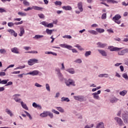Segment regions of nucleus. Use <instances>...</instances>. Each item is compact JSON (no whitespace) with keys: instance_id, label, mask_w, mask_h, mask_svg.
<instances>
[{"instance_id":"obj_59","label":"nucleus","mask_w":128,"mask_h":128,"mask_svg":"<svg viewBox=\"0 0 128 128\" xmlns=\"http://www.w3.org/2000/svg\"><path fill=\"white\" fill-rule=\"evenodd\" d=\"M0 54H4V53L6 52V50H4V49H0Z\"/></svg>"},{"instance_id":"obj_4","label":"nucleus","mask_w":128,"mask_h":128,"mask_svg":"<svg viewBox=\"0 0 128 128\" xmlns=\"http://www.w3.org/2000/svg\"><path fill=\"white\" fill-rule=\"evenodd\" d=\"M38 59H30L28 61V66H34V64H38Z\"/></svg>"},{"instance_id":"obj_35","label":"nucleus","mask_w":128,"mask_h":128,"mask_svg":"<svg viewBox=\"0 0 128 128\" xmlns=\"http://www.w3.org/2000/svg\"><path fill=\"white\" fill-rule=\"evenodd\" d=\"M56 108L58 112H64L62 107H56Z\"/></svg>"},{"instance_id":"obj_38","label":"nucleus","mask_w":128,"mask_h":128,"mask_svg":"<svg viewBox=\"0 0 128 128\" xmlns=\"http://www.w3.org/2000/svg\"><path fill=\"white\" fill-rule=\"evenodd\" d=\"M90 54H92V52L90 51H87L86 52L84 56L86 57L88 56H90Z\"/></svg>"},{"instance_id":"obj_50","label":"nucleus","mask_w":128,"mask_h":128,"mask_svg":"<svg viewBox=\"0 0 128 128\" xmlns=\"http://www.w3.org/2000/svg\"><path fill=\"white\" fill-rule=\"evenodd\" d=\"M102 20H106V14H104L102 16Z\"/></svg>"},{"instance_id":"obj_11","label":"nucleus","mask_w":128,"mask_h":128,"mask_svg":"<svg viewBox=\"0 0 128 128\" xmlns=\"http://www.w3.org/2000/svg\"><path fill=\"white\" fill-rule=\"evenodd\" d=\"M62 10H72V6H63L62 7Z\"/></svg>"},{"instance_id":"obj_52","label":"nucleus","mask_w":128,"mask_h":128,"mask_svg":"<svg viewBox=\"0 0 128 128\" xmlns=\"http://www.w3.org/2000/svg\"><path fill=\"white\" fill-rule=\"evenodd\" d=\"M63 38H72V36L70 35H65Z\"/></svg>"},{"instance_id":"obj_20","label":"nucleus","mask_w":128,"mask_h":128,"mask_svg":"<svg viewBox=\"0 0 128 128\" xmlns=\"http://www.w3.org/2000/svg\"><path fill=\"white\" fill-rule=\"evenodd\" d=\"M118 56H124V54H126V52L124 51V50H118Z\"/></svg>"},{"instance_id":"obj_33","label":"nucleus","mask_w":128,"mask_h":128,"mask_svg":"<svg viewBox=\"0 0 128 128\" xmlns=\"http://www.w3.org/2000/svg\"><path fill=\"white\" fill-rule=\"evenodd\" d=\"M107 2L109 4H118V1H116L114 0H107Z\"/></svg>"},{"instance_id":"obj_13","label":"nucleus","mask_w":128,"mask_h":128,"mask_svg":"<svg viewBox=\"0 0 128 128\" xmlns=\"http://www.w3.org/2000/svg\"><path fill=\"white\" fill-rule=\"evenodd\" d=\"M9 32L10 34H12V36H15V38L18 36V33H16V32L12 30H9Z\"/></svg>"},{"instance_id":"obj_17","label":"nucleus","mask_w":128,"mask_h":128,"mask_svg":"<svg viewBox=\"0 0 128 128\" xmlns=\"http://www.w3.org/2000/svg\"><path fill=\"white\" fill-rule=\"evenodd\" d=\"M92 94L93 95L94 98H95V100H100V96L96 94V92H94Z\"/></svg>"},{"instance_id":"obj_9","label":"nucleus","mask_w":128,"mask_h":128,"mask_svg":"<svg viewBox=\"0 0 128 128\" xmlns=\"http://www.w3.org/2000/svg\"><path fill=\"white\" fill-rule=\"evenodd\" d=\"M14 96V100L16 102H20V98H18V96H20V94H16Z\"/></svg>"},{"instance_id":"obj_51","label":"nucleus","mask_w":128,"mask_h":128,"mask_svg":"<svg viewBox=\"0 0 128 128\" xmlns=\"http://www.w3.org/2000/svg\"><path fill=\"white\" fill-rule=\"evenodd\" d=\"M38 16L40 18H44V15L42 14H38Z\"/></svg>"},{"instance_id":"obj_60","label":"nucleus","mask_w":128,"mask_h":128,"mask_svg":"<svg viewBox=\"0 0 128 128\" xmlns=\"http://www.w3.org/2000/svg\"><path fill=\"white\" fill-rule=\"evenodd\" d=\"M23 23H24V21L21 20L20 22H17L14 23V24H16V25L22 24Z\"/></svg>"},{"instance_id":"obj_44","label":"nucleus","mask_w":128,"mask_h":128,"mask_svg":"<svg viewBox=\"0 0 128 128\" xmlns=\"http://www.w3.org/2000/svg\"><path fill=\"white\" fill-rule=\"evenodd\" d=\"M122 76H123V78H125V80H128V74L124 73V74H122Z\"/></svg>"},{"instance_id":"obj_8","label":"nucleus","mask_w":128,"mask_h":128,"mask_svg":"<svg viewBox=\"0 0 128 128\" xmlns=\"http://www.w3.org/2000/svg\"><path fill=\"white\" fill-rule=\"evenodd\" d=\"M38 74H40V72H38V70H33L31 72L28 73L26 74H30V76H38Z\"/></svg>"},{"instance_id":"obj_30","label":"nucleus","mask_w":128,"mask_h":128,"mask_svg":"<svg viewBox=\"0 0 128 128\" xmlns=\"http://www.w3.org/2000/svg\"><path fill=\"white\" fill-rule=\"evenodd\" d=\"M99 78H108V74H100L98 75Z\"/></svg>"},{"instance_id":"obj_16","label":"nucleus","mask_w":128,"mask_h":128,"mask_svg":"<svg viewBox=\"0 0 128 128\" xmlns=\"http://www.w3.org/2000/svg\"><path fill=\"white\" fill-rule=\"evenodd\" d=\"M62 48H68V50H72V46L66 44H61Z\"/></svg>"},{"instance_id":"obj_49","label":"nucleus","mask_w":128,"mask_h":128,"mask_svg":"<svg viewBox=\"0 0 128 128\" xmlns=\"http://www.w3.org/2000/svg\"><path fill=\"white\" fill-rule=\"evenodd\" d=\"M40 24H42V26H48V22H42Z\"/></svg>"},{"instance_id":"obj_29","label":"nucleus","mask_w":128,"mask_h":128,"mask_svg":"<svg viewBox=\"0 0 128 128\" xmlns=\"http://www.w3.org/2000/svg\"><path fill=\"white\" fill-rule=\"evenodd\" d=\"M52 32H54V30H50L48 28H47L46 30V32L48 34H52Z\"/></svg>"},{"instance_id":"obj_19","label":"nucleus","mask_w":128,"mask_h":128,"mask_svg":"<svg viewBox=\"0 0 128 128\" xmlns=\"http://www.w3.org/2000/svg\"><path fill=\"white\" fill-rule=\"evenodd\" d=\"M11 51L12 52H14V54H18V49L16 48H12Z\"/></svg>"},{"instance_id":"obj_25","label":"nucleus","mask_w":128,"mask_h":128,"mask_svg":"<svg viewBox=\"0 0 128 128\" xmlns=\"http://www.w3.org/2000/svg\"><path fill=\"white\" fill-rule=\"evenodd\" d=\"M128 92V91L126 90H124L123 91L120 92V96H126Z\"/></svg>"},{"instance_id":"obj_37","label":"nucleus","mask_w":128,"mask_h":128,"mask_svg":"<svg viewBox=\"0 0 128 128\" xmlns=\"http://www.w3.org/2000/svg\"><path fill=\"white\" fill-rule=\"evenodd\" d=\"M23 4L26 6H30V2L26 1V0L23 1Z\"/></svg>"},{"instance_id":"obj_63","label":"nucleus","mask_w":128,"mask_h":128,"mask_svg":"<svg viewBox=\"0 0 128 128\" xmlns=\"http://www.w3.org/2000/svg\"><path fill=\"white\" fill-rule=\"evenodd\" d=\"M24 50H30L32 48L28 46H24Z\"/></svg>"},{"instance_id":"obj_26","label":"nucleus","mask_w":128,"mask_h":128,"mask_svg":"<svg viewBox=\"0 0 128 128\" xmlns=\"http://www.w3.org/2000/svg\"><path fill=\"white\" fill-rule=\"evenodd\" d=\"M88 32H90V34H94V35L98 34V32H96V31L94 30H88Z\"/></svg>"},{"instance_id":"obj_6","label":"nucleus","mask_w":128,"mask_h":128,"mask_svg":"<svg viewBox=\"0 0 128 128\" xmlns=\"http://www.w3.org/2000/svg\"><path fill=\"white\" fill-rule=\"evenodd\" d=\"M108 48L110 52H118V50H120L122 49V48H118L114 46H110L108 47Z\"/></svg>"},{"instance_id":"obj_5","label":"nucleus","mask_w":128,"mask_h":128,"mask_svg":"<svg viewBox=\"0 0 128 128\" xmlns=\"http://www.w3.org/2000/svg\"><path fill=\"white\" fill-rule=\"evenodd\" d=\"M65 84L67 86H76V84H74V82L72 79H69L66 81Z\"/></svg>"},{"instance_id":"obj_2","label":"nucleus","mask_w":128,"mask_h":128,"mask_svg":"<svg viewBox=\"0 0 128 128\" xmlns=\"http://www.w3.org/2000/svg\"><path fill=\"white\" fill-rule=\"evenodd\" d=\"M44 10L43 8L38 7V6H32V8L28 7L26 9H24V12H28V10Z\"/></svg>"},{"instance_id":"obj_7","label":"nucleus","mask_w":128,"mask_h":128,"mask_svg":"<svg viewBox=\"0 0 128 128\" xmlns=\"http://www.w3.org/2000/svg\"><path fill=\"white\" fill-rule=\"evenodd\" d=\"M74 98L76 100H78L79 102H84V96H74Z\"/></svg>"},{"instance_id":"obj_23","label":"nucleus","mask_w":128,"mask_h":128,"mask_svg":"<svg viewBox=\"0 0 128 128\" xmlns=\"http://www.w3.org/2000/svg\"><path fill=\"white\" fill-rule=\"evenodd\" d=\"M96 128H104V122H100L97 125Z\"/></svg>"},{"instance_id":"obj_56","label":"nucleus","mask_w":128,"mask_h":128,"mask_svg":"<svg viewBox=\"0 0 128 128\" xmlns=\"http://www.w3.org/2000/svg\"><path fill=\"white\" fill-rule=\"evenodd\" d=\"M107 32H109V34H114V30L112 28L107 30Z\"/></svg>"},{"instance_id":"obj_58","label":"nucleus","mask_w":128,"mask_h":128,"mask_svg":"<svg viewBox=\"0 0 128 128\" xmlns=\"http://www.w3.org/2000/svg\"><path fill=\"white\" fill-rule=\"evenodd\" d=\"M124 120V122L125 124H128V116L123 118Z\"/></svg>"},{"instance_id":"obj_62","label":"nucleus","mask_w":128,"mask_h":128,"mask_svg":"<svg viewBox=\"0 0 128 128\" xmlns=\"http://www.w3.org/2000/svg\"><path fill=\"white\" fill-rule=\"evenodd\" d=\"M6 76V72H0V76Z\"/></svg>"},{"instance_id":"obj_31","label":"nucleus","mask_w":128,"mask_h":128,"mask_svg":"<svg viewBox=\"0 0 128 128\" xmlns=\"http://www.w3.org/2000/svg\"><path fill=\"white\" fill-rule=\"evenodd\" d=\"M118 98H114L111 99L110 102L112 104H114V102H118Z\"/></svg>"},{"instance_id":"obj_12","label":"nucleus","mask_w":128,"mask_h":128,"mask_svg":"<svg viewBox=\"0 0 128 128\" xmlns=\"http://www.w3.org/2000/svg\"><path fill=\"white\" fill-rule=\"evenodd\" d=\"M24 34V27H22L20 28V33L18 34L20 36H22Z\"/></svg>"},{"instance_id":"obj_1","label":"nucleus","mask_w":128,"mask_h":128,"mask_svg":"<svg viewBox=\"0 0 128 128\" xmlns=\"http://www.w3.org/2000/svg\"><path fill=\"white\" fill-rule=\"evenodd\" d=\"M120 18H122V16L118 14L115 15L114 17L112 18V20L113 22H114L116 24H120L122 22V21H120Z\"/></svg>"},{"instance_id":"obj_34","label":"nucleus","mask_w":128,"mask_h":128,"mask_svg":"<svg viewBox=\"0 0 128 128\" xmlns=\"http://www.w3.org/2000/svg\"><path fill=\"white\" fill-rule=\"evenodd\" d=\"M44 38V36L42 35H36L34 38L36 40H38V38Z\"/></svg>"},{"instance_id":"obj_45","label":"nucleus","mask_w":128,"mask_h":128,"mask_svg":"<svg viewBox=\"0 0 128 128\" xmlns=\"http://www.w3.org/2000/svg\"><path fill=\"white\" fill-rule=\"evenodd\" d=\"M75 48H78V50H82L84 49L82 48V46H80L79 44H76V46H74Z\"/></svg>"},{"instance_id":"obj_41","label":"nucleus","mask_w":128,"mask_h":128,"mask_svg":"<svg viewBox=\"0 0 128 128\" xmlns=\"http://www.w3.org/2000/svg\"><path fill=\"white\" fill-rule=\"evenodd\" d=\"M48 116L50 118H54V114L50 112H48Z\"/></svg>"},{"instance_id":"obj_42","label":"nucleus","mask_w":128,"mask_h":128,"mask_svg":"<svg viewBox=\"0 0 128 128\" xmlns=\"http://www.w3.org/2000/svg\"><path fill=\"white\" fill-rule=\"evenodd\" d=\"M25 114H26L27 116L29 117L30 120H32V116H30V114L28 112L26 111H24Z\"/></svg>"},{"instance_id":"obj_22","label":"nucleus","mask_w":128,"mask_h":128,"mask_svg":"<svg viewBox=\"0 0 128 128\" xmlns=\"http://www.w3.org/2000/svg\"><path fill=\"white\" fill-rule=\"evenodd\" d=\"M48 111L44 112L40 114V116H41L42 118H46V116H48Z\"/></svg>"},{"instance_id":"obj_57","label":"nucleus","mask_w":128,"mask_h":128,"mask_svg":"<svg viewBox=\"0 0 128 128\" xmlns=\"http://www.w3.org/2000/svg\"><path fill=\"white\" fill-rule=\"evenodd\" d=\"M12 74H20V71H15L12 72Z\"/></svg>"},{"instance_id":"obj_46","label":"nucleus","mask_w":128,"mask_h":128,"mask_svg":"<svg viewBox=\"0 0 128 128\" xmlns=\"http://www.w3.org/2000/svg\"><path fill=\"white\" fill-rule=\"evenodd\" d=\"M46 90H48V92H50V85H48V84H46Z\"/></svg>"},{"instance_id":"obj_28","label":"nucleus","mask_w":128,"mask_h":128,"mask_svg":"<svg viewBox=\"0 0 128 128\" xmlns=\"http://www.w3.org/2000/svg\"><path fill=\"white\" fill-rule=\"evenodd\" d=\"M18 16H26V13L22 12H18Z\"/></svg>"},{"instance_id":"obj_14","label":"nucleus","mask_w":128,"mask_h":128,"mask_svg":"<svg viewBox=\"0 0 128 128\" xmlns=\"http://www.w3.org/2000/svg\"><path fill=\"white\" fill-rule=\"evenodd\" d=\"M78 6L80 12H82V10H84V9L82 8V2H80L78 3Z\"/></svg>"},{"instance_id":"obj_15","label":"nucleus","mask_w":128,"mask_h":128,"mask_svg":"<svg viewBox=\"0 0 128 128\" xmlns=\"http://www.w3.org/2000/svg\"><path fill=\"white\" fill-rule=\"evenodd\" d=\"M98 51L102 56H108L106 52V51H104V50H98Z\"/></svg>"},{"instance_id":"obj_39","label":"nucleus","mask_w":128,"mask_h":128,"mask_svg":"<svg viewBox=\"0 0 128 128\" xmlns=\"http://www.w3.org/2000/svg\"><path fill=\"white\" fill-rule=\"evenodd\" d=\"M8 80H1V84H8Z\"/></svg>"},{"instance_id":"obj_55","label":"nucleus","mask_w":128,"mask_h":128,"mask_svg":"<svg viewBox=\"0 0 128 128\" xmlns=\"http://www.w3.org/2000/svg\"><path fill=\"white\" fill-rule=\"evenodd\" d=\"M26 68V65H24L23 66H19V67H17L14 70H18L20 68Z\"/></svg>"},{"instance_id":"obj_24","label":"nucleus","mask_w":128,"mask_h":128,"mask_svg":"<svg viewBox=\"0 0 128 128\" xmlns=\"http://www.w3.org/2000/svg\"><path fill=\"white\" fill-rule=\"evenodd\" d=\"M96 31L100 34H102V32H104V29H102L100 28H96Z\"/></svg>"},{"instance_id":"obj_27","label":"nucleus","mask_w":128,"mask_h":128,"mask_svg":"<svg viewBox=\"0 0 128 128\" xmlns=\"http://www.w3.org/2000/svg\"><path fill=\"white\" fill-rule=\"evenodd\" d=\"M21 105L23 108H24V110H28V106H26V104H24V102H21Z\"/></svg>"},{"instance_id":"obj_36","label":"nucleus","mask_w":128,"mask_h":128,"mask_svg":"<svg viewBox=\"0 0 128 128\" xmlns=\"http://www.w3.org/2000/svg\"><path fill=\"white\" fill-rule=\"evenodd\" d=\"M62 102H70V99H68V98L63 97L62 98Z\"/></svg>"},{"instance_id":"obj_18","label":"nucleus","mask_w":128,"mask_h":128,"mask_svg":"<svg viewBox=\"0 0 128 128\" xmlns=\"http://www.w3.org/2000/svg\"><path fill=\"white\" fill-rule=\"evenodd\" d=\"M5 112L8 114H9L10 116H14L12 112L10 110H8V108H6Z\"/></svg>"},{"instance_id":"obj_21","label":"nucleus","mask_w":128,"mask_h":128,"mask_svg":"<svg viewBox=\"0 0 128 128\" xmlns=\"http://www.w3.org/2000/svg\"><path fill=\"white\" fill-rule=\"evenodd\" d=\"M56 72H57V74H58V76H59V78L62 77V74L60 73V68L56 69Z\"/></svg>"},{"instance_id":"obj_53","label":"nucleus","mask_w":128,"mask_h":128,"mask_svg":"<svg viewBox=\"0 0 128 128\" xmlns=\"http://www.w3.org/2000/svg\"><path fill=\"white\" fill-rule=\"evenodd\" d=\"M27 54H38V51H29L27 52Z\"/></svg>"},{"instance_id":"obj_47","label":"nucleus","mask_w":128,"mask_h":128,"mask_svg":"<svg viewBox=\"0 0 128 128\" xmlns=\"http://www.w3.org/2000/svg\"><path fill=\"white\" fill-rule=\"evenodd\" d=\"M46 28H54V24L52 23L48 24H47V27Z\"/></svg>"},{"instance_id":"obj_32","label":"nucleus","mask_w":128,"mask_h":128,"mask_svg":"<svg viewBox=\"0 0 128 128\" xmlns=\"http://www.w3.org/2000/svg\"><path fill=\"white\" fill-rule=\"evenodd\" d=\"M46 54H52L53 56H57L56 53L52 52H45Z\"/></svg>"},{"instance_id":"obj_54","label":"nucleus","mask_w":128,"mask_h":128,"mask_svg":"<svg viewBox=\"0 0 128 128\" xmlns=\"http://www.w3.org/2000/svg\"><path fill=\"white\" fill-rule=\"evenodd\" d=\"M8 26L12 27V26H14V24L12 22H8Z\"/></svg>"},{"instance_id":"obj_48","label":"nucleus","mask_w":128,"mask_h":128,"mask_svg":"<svg viewBox=\"0 0 128 128\" xmlns=\"http://www.w3.org/2000/svg\"><path fill=\"white\" fill-rule=\"evenodd\" d=\"M52 112H54V114H60V112H58L57 110H56L54 109L52 110Z\"/></svg>"},{"instance_id":"obj_43","label":"nucleus","mask_w":128,"mask_h":128,"mask_svg":"<svg viewBox=\"0 0 128 128\" xmlns=\"http://www.w3.org/2000/svg\"><path fill=\"white\" fill-rule=\"evenodd\" d=\"M56 6H62V2L60 1H56L54 2Z\"/></svg>"},{"instance_id":"obj_10","label":"nucleus","mask_w":128,"mask_h":128,"mask_svg":"<svg viewBox=\"0 0 128 128\" xmlns=\"http://www.w3.org/2000/svg\"><path fill=\"white\" fill-rule=\"evenodd\" d=\"M96 45L98 46V48H106V46H108V44H102L100 42H98L96 44Z\"/></svg>"},{"instance_id":"obj_61","label":"nucleus","mask_w":128,"mask_h":128,"mask_svg":"<svg viewBox=\"0 0 128 128\" xmlns=\"http://www.w3.org/2000/svg\"><path fill=\"white\" fill-rule=\"evenodd\" d=\"M12 82H9L8 83H6V86H12Z\"/></svg>"},{"instance_id":"obj_3","label":"nucleus","mask_w":128,"mask_h":128,"mask_svg":"<svg viewBox=\"0 0 128 128\" xmlns=\"http://www.w3.org/2000/svg\"><path fill=\"white\" fill-rule=\"evenodd\" d=\"M114 119L115 120H116L117 124H118V126H124V122H122V118L118 117H116Z\"/></svg>"},{"instance_id":"obj_64","label":"nucleus","mask_w":128,"mask_h":128,"mask_svg":"<svg viewBox=\"0 0 128 128\" xmlns=\"http://www.w3.org/2000/svg\"><path fill=\"white\" fill-rule=\"evenodd\" d=\"M76 62H77L78 64H81L82 60L80 59H78L76 61H74Z\"/></svg>"},{"instance_id":"obj_40","label":"nucleus","mask_w":128,"mask_h":128,"mask_svg":"<svg viewBox=\"0 0 128 128\" xmlns=\"http://www.w3.org/2000/svg\"><path fill=\"white\" fill-rule=\"evenodd\" d=\"M68 72H69L70 74H74V70L72 68L68 69Z\"/></svg>"}]
</instances>
